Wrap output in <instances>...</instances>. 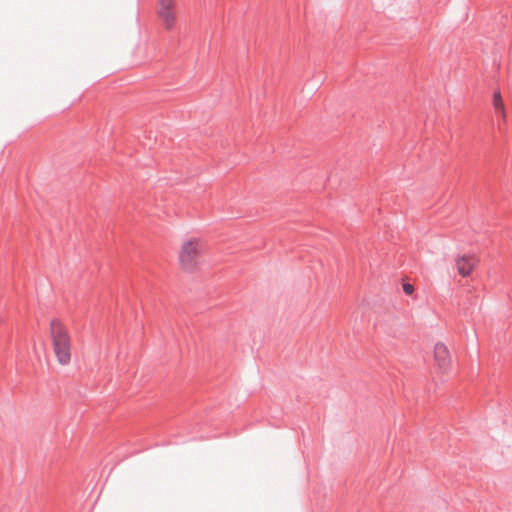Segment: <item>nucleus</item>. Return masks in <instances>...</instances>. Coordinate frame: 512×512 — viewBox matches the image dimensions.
I'll return each instance as SVG.
<instances>
[{
  "label": "nucleus",
  "mask_w": 512,
  "mask_h": 512,
  "mask_svg": "<svg viewBox=\"0 0 512 512\" xmlns=\"http://www.w3.org/2000/svg\"><path fill=\"white\" fill-rule=\"evenodd\" d=\"M493 107L501 114L503 119H506L505 106L499 91H496L493 95Z\"/></svg>",
  "instance_id": "obj_6"
},
{
  "label": "nucleus",
  "mask_w": 512,
  "mask_h": 512,
  "mask_svg": "<svg viewBox=\"0 0 512 512\" xmlns=\"http://www.w3.org/2000/svg\"><path fill=\"white\" fill-rule=\"evenodd\" d=\"M433 359L437 373L446 375L452 367V357L443 342H437L433 348Z\"/></svg>",
  "instance_id": "obj_4"
},
{
  "label": "nucleus",
  "mask_w": 512,
  "mask_h": 512,
  "mask_svg": "<svg viewBox=\"0 0 512 512\" xmlns=\"http://www.w3.org/2000/svg\"><path fill=\"white\" fill-rule=\"evenodd\" d=\"M177 0H159L157 6V15L165 30L170 31L174 28L177 21L176 12Z\"/></svg>",
  "instance_id": "obj_3"
},
{
  "label": "nucleus",
  "mask_w": 512,
  "mask_h": 512,
  "mask_svg": "<svg viewBox=\"0 0 512 512\" xmlns=\"http://www.w3.org/2000/svg\"><path fill=\"white\" fill-rule=\"evenodd\" d=\"M206 241L197 236L182 240L177 252V263L185 273H194L202 266V257L206 252Z\"/></svg>",
  "instance_id": "obj_1"
},
{
  "label": "nucleus",
  "mask_w": 512,
  "mask_h": 512,
  "mask_svg": "<svg viewBox=\"0 0 512 512\" xmlns=\"http://www.w3.org/2000/svg\"><path fill=\"white\" fill-rule=\"evenodd\" d=\"M403 291L405 294L411 295L414 292V287L409 283H405L403 284Z\"/></svg>",
  "instance_id": "obj_7"
},
{
  "label": "nucleus",
  "mask_w": 512,
  "mask_h": 512,
  "mask_svg": "<svg viewBox=\"0 0 512 512\" xmlns=\"http://www.w3.org/2000/svg\"><path fill=\"white\" fill-rule=\"evenodd\" d=\"M479 264V258L475 254H461L454 259L457 273L463 277H470Z\"/></svg>",
  "instance_id": "obj_5"
},
{
  "label": "nucleus",
  "mask_w": 512,
  "mask_h": 512,
  "mask_svg": "<svg viewBox=\"0 0 512 512\" xmlns=\"http://www.w3.org/2000/svg\"><path fill=\"white\" fill-rule=\"evenodd\" d=\"M49 338L57 362L62 366L69 365L72 359V340L68 327L59 319H52Z\"/></svg>",
  "instance_id": "obj_2"
}]
</instances>
